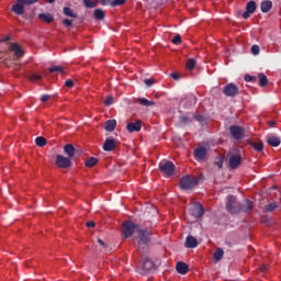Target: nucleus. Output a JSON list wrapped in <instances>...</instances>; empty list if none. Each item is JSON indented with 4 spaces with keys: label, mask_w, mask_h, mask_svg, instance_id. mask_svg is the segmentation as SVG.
Masks as SVG:
<instances>
[{
    "label": "nucleus",
    "mask_w": 281,
    "mask_h": 281,
    "mask_svg": "<svg viewBox=\"0 0 281 281\" xmlns=\"http://www.w3.org/2000/svg\"><path fill=\"white\" fill-rule=\"evenodd\" d=\"M115 126H117V121L115 120H109L105 122V131H108V133H113V131H115Z\"/></svg>",
    "instance_id": "nucleus-24"
},
{
    "label": "nucleus",
    "mask_w": 281,
    "mask_h": 281,
    "mask_svg": "<svg viewBox=\"0 0 281 281\" xmlns=\"http://www.w3.org/2000/svg\"><path fill=\"white\" fill-rule=\"evenodd\" d=\"M49 74H54V72H58V74H63V67L61 66H53L50 68H48Z\"/></svg>",
    "instance_id": "nucleus-36"
},
{
    "label": "nucleus",
    "mask_w": 281,
    "mask_h": 281,
    "mask_svg": "<svg viewBox=\"0 0 281 281\" xmlns=\"http://www.w3.org/2000/svg\"><path fill=\"white\" fill-rule=\"evenodd\" d=\"M115 148H117V144L115 143V139L113 138L105 139L103 144V150H105V153H111L112 150H115Z\"/></svg>",
    "instance_id": "nucleus-16"
},
{
    "label": "nucleus",
    "mask_w": 281,
    "mask_h": 281,
    "mask_svg": "<svg viewBox=\"0 0 281 281\" xmlns=\"http://www.w3.org/2000/svg\"><path fill=\"white\" fill-rule=\"evenodd\" d=\"M194 67H196V60L188 59L187 60V69H189V71H192V69H194Z\"/></svg>",
    "instance_id": "nucleus-35"
},
{
    "label": "nucleus",
    "mask_w": 281,
    "mask_h": 281,
    "mask_svg": "<svg viewBox=\"0 0 281 281\" xmlns=\"http://www.w3.org/2000/svg\"><path fill=\"white\" fill-rule=\"evenodd\" d=\"M4 41H10V37H5Z\"/></svg>",
    "instance_id": "nucleus-61"
},
{
    "label": "nucleus",
    "mask_w": 281,
    "mask_h": 281,
    "mask_svg": "<svg viewBox=\"0 0 281 281\" xmlns=\"http://www.w3.org/2000/svg\"><path fill=\"white\" fill-rule=\"evenodd\" d=\"M244 80H245L246 82H257L258 78L255 77V76H251V75H246L245 78H244Z\"/></svg>",
    "instance_id": "nucleus-40"
},
{
    "label": "nucleus",
    "mask_w": 281,
    "mask_h": 281,
    "mask_svg": "<svg viewBox=\"0 0 281 281\" xmlns=\"http://www.w3.org/2000/svg\"><path fill=\"white\" fill-rule=\"evenodd\" d=\"M139 238V245H148L150 243V233L148 229L136 228Z\"/></svg>",
    "instance_id": "nucleus-8"
},
{
    "label": "nucleus",
    "mask_w": 281,
    "mask_h": 281,
    "mask_svg": "<svg viewBox=\"0 0 281 281\" xmlns=\"http://www.w3.org/2000/svg\"><path fill=\"white\" fill-rule=\"evenodd\" d=\"M113 97H108L105 100H104V104L105 106H111V104H113Z\"/></svg>",
    "instance_id": "nucleus-47"
},
{
    "label": "nucleus",
    "mask_w": 281,
    "mask_h": 281,
    "mask_svg": "<svg viewBox=\"0 0 281 281\" xmlns=\"http://www.w3.org/2000/svg\"><path fill=\"white\" fill-rule=\"evenodd\" d=\"M258 78H259V87H267V85H269V79L266 77L265 74H259Z\"/></svg>",
    "instance_id": "nucleus-28"
},
{
    "label": "nucleus",
    "mask_w": 281,
    "mask_h": 281,
    "mask_svg": "<svg viewBox=\"0 0 281 281\" xmlns=\"http://www.w3.org/2000/svg\"><path fill=\"white\" fill-rule=\"evenodd\" d=\"M35 144L36 146H40L41 148H43V146L47 145V139H45V137L43 136H38L35 138Z\"/></svg>",
    "instance_id": "nucleus-33"
},
{
    "label": "nucleus",
    "mask_w": 281,
    "mask_h": 281,
    "mask_svg": "<svg viewBox=\"0 0 281 281\" xmlns=\"http://www.w3.org/2000/svg\"><path fill=\"white\" fill-rule=\"evenodd\" d=\"M189 102H192L193 104H196V97L189 98Z\"/></svg>",
    "instance_id": "nucleus-56"
},
{
    "label": "nucleus",
    "mask_w": 281,
    "mask_h": 281,
    "mask_svg": "<svg viewBox=\"0 0 281 281\" xmlns=\"http://www.w3.org/2000/svg\"><path fill=\"white\" fill-rule=\"evenodd\" d=\"M64 153L69 159H74V157H76V147H74L71 144H66L64 146Z\"/></svg>",
    "instance_id": "nucleus-19"
},
{
    "label": "nucleus",
    "mask_w": 281,
    "mask_h": 281,
    "mask_svg": "<svg viewBox=\"0 0 281 281\" xmlns=\"http://www.w3.org/2000/svg\"><path fill=\"white\" fill-rule=\"evenodd\" d=\"M170 78H172L173 80H180L181 79V75H179V72H172L170 75Z\"/></svg>",
    "instance_id": "nucleus-51"
},
{
    "label": "nucleus",
    "mask_w": 281,
    "mask_h": 281,
    "mask_svg": "<svg viewBox=\"0 0 281 281\" xmlns=\"http://www.w3.org/2000/svg\"><path fill=\"white\" fill-rule=\"evenodd\" d=\"M123 237L124 238H131L133 234H135V229H137L139 226H135L133 222H123Z\"/></svg>",
    "instance_id": "nucleus-5"
},
{
    "label": "nucleus",
    "mask_w": 281,
    "mask_h": 281,
    "mask_svg": "<svg viewBox=\"0 0 281 281\" xmlns=\"http://www.w3.org/2000/svg\"><path fill=\"white\" fill-rule=\"evenodd\" d=\"M93 16L97 21H104L106 13H104V10L102 9H95L93 12Z\"/></svg>",
    "instance_id": "nucleus-26"
},
{
    "label": "nucleus",
    "mask_w": 281,
    "mask_h": 281,
    "mask_svg": "<svg viewBox=\"0 0 281 281\" xmlns=\"http://www.w3.org/2000/svg\"><path fill=\"white\" fill-rule=\"evenodd\" d=\"M65 87H67L68 89H74V80L71 79L66 80Z\"/></svg>",
    "instance_id": "nucleus-46"
},
{
    "label": "nucleus",
    "mask_w": 281,
    "mask_h": 281,
    "mask_svg": "<svg viewBox=\"0 0 281 281\" xmlns=\"http://www.w3.org/2000/svg\"><path fill=\"white\" fill-rule=\"evenodd\" d=\"M223 157H220L214 164L217 166V168L221 170L223 168Z\"/></svg>",
    "instance_id": "nucleus-48"
},
{
    "label": "nucleus",
    "mask_w": 281,
    "mask_h": 281,
    "mask_svg": "<svg viewBox=\"0 0 281 281\" xmlns=\"http://www.w3.org/2000/svg\"><path fill=\"white\" fill-rule=\"evenodd\" d=\"M193 156L196 161H205V157H207V148L204 146H200L193 150Z\"/></svg>",
    "instance_id": "nucleus-9"
},
{
    "label": "nucleus",
    "mask_w": 281,
    "mask_h": 281,
    "mask_svg": "<svg viewBox=\"0 0 281 281\" xmlns=\"http://www.w3.org/2000/svg\"><path fill=\"white\" fill-rule=\"evenodd\" d=\"M274 210H278L277 202H272L266 205V212H273Z\"/></svg>",
    "instance_id": "nucleus-37"
},
{
    "label": "nucleus",
    "mask_w": 281,
    "mask_h": 281,
    "mask_svg": "<svg viewBox=\"0 0 281 281\" xmlns=\"http://www.w3.org/2000/svg\"><path fill=\"white\" fill-rule=\"evenodd\" d=\"M47 3H55L56 0H46Z\"/></svg>",
    "instance_id": "nucleus-60"
},
{
    "label": "nucleus",
    "mask_w": 281,
    "mask_h": 281,
    "mask_svg": "<svg viewBox=\"0 0 281 281\" xmlns=\"http://www.w3.org/2000/svg\"><path fill=\"white\" fill-rule=\"evenodd\" d=\"M260 271H261V273H265V271H267V266H261Z\"/></svg>",
    "instance_id": "nucleus-58"
},
{
    "label": "nucleus",
    "mask_w": 281,
    "mask_h": 281,
    "mask_svg": "<svg viewBox=\"0 0 281 281\" xmlns=\"http://www.w3.org/2000/svg\"><path fill=\"white\" fill-rule=\"evenodd\" d=\"M256 8H257L256 1H254V0L247 2V4H246V10L248 12H250L251 14H254V12H256Z\"/></svg>",
    "instance_id": "nucleus-32"
},
{
    "label": "nucleus",
    "mask_w": 281,
    "mask_h": 281,
    "mask_svg": "<svg viewBox=\"0 0 281 281\" xmlns=\"http://www.w3.org/2000/svg\"><path fill=\"white\" fill-rule=\"evenodd\" d=\"M176 271H178L181 276H186L189 271V267L186 262L180 261L176 265Z\"/></svg>",
    "instance_id": "nucleus-21"
},
{
    "label": "nucleus",
    "mask_w": 281,
    "mask_h": 281,
    "mask_svg": "<svg viewBox=\"0 0 281 281\" xmlns=\"http://www.w3.org/2000/svg\"><path fill=\"white\" fill-rule=\"evenodd\" d=\"M266 142L267 144H269V146H272L273 148H278V146H280L281 144V138L273 134H268L266 136Z\"/></svg>",
    "instance_id": "nucleus-14"
},
{
    "label": "nucleus",
    "mask_w": 281,
    "mask_h": 281,
    "mask_svg": "<svg viewBox=\"0 0 281 281\" xmlns=\"http://www.w3.org/2000/svg\"><path fill=\"white\" fill-rule=\"evenodd\" d=\"M63 12L65 16H70L71 19H76L78 16V14L74 13V10H71L69 7H65Z\"/></svg>",
    "instance_id": "nucleus-31"
},
{
    "label": "nucleus",
    "mask_w": 281,
    "mask_h": 281,
    "mask_svg": "<svg viewBox=\"0 0 281 281\" xmlns=\"http://www.w3.org/2000/svg\"><path fill=\"white\" fill-rule=\"evenodd\" d=\"M223 256H225L223 248H216L215 252L213 254L214 262H221V260H223Z\"/></svg>",
    "instance_id": "nucleus-23"
},
{
    "label": "nucleus",
    "mask_w": 281,
    "mask_h": 281,
    "mask_svg": "<svg viewBox=\"0 0 281 281\" xmlns=\"http://www.w3.org/2000/svg\"><path fill=\"white\" fill-rule=\"evenodd\" d=\"M38 1L40 0H15V3L11 7V12L18 16H22V14H25V5H34V3H38Z\"/></svg>",
    "instance_id": "nucleus-1"
},
{
    "label": "nucleus",
    "mask_w": 281,
    "mask_h": 281,
    "mask_svg": "<svg viewBox=\"0 0 281 281\" xmlns=\"http://www.w3.org/2000/svg\"><path fill=\"white\" fill-rule=\"evenodd\" d=\"M240 164H243V156L240 154H235L229 157L228 166L232 170H236Z\"/></svg>",
    "instance_id": "nucleus-11"
},
{
    "label": "nucleus",
    "mask_w": 281,
    "mask_h": 281,
    "mask_svg": "<svg viewBox=\"0 0 281 281\" xmlns=\"http://www.w3.org/2000/svg\"><path fill=\"white\" fill-rule=\"evenodd\" d=\"M98 244L101 247L100 251H106L108 246H106V244L102 239H98Z\"/></svg>",
    "instance_id": "nucleus-44"
},
{
    "label": "nucleus",
    "mask_w": 281,
    "mask_h": 281,
    "mask_svg": "<svg viewBox=\"0 0 281 281\" xmlns=\"http://www.w3.org/2000/svg\"><path fill=\"white\" fill-rule=\"evenodd\" d=\"M10 52H13L15 58H23L25 56V50L16 43H11L9 46Z\"/></svg>",
    "instance_id": "nucleus-13"
},
{
    "label": "nucleus",
    "mask_w": 281,
    "mask_h": 281,
    "mask_svg": "<svg viewBox=\"0 0 281 281\" xmlns=\"http://www.w3.org/2000/svg\"><path fill=\"white\" fill-rule=\"evenodd\" d=\"M42 79H43V76H41V75L33 74V75L30 76V81L31 82H36V81L42 80Z\"/></svg>",
    "instance_id": "nucleus-39"
},
{
    "label": "nucleus",
    "mask_w": 281,
    "mask_h": 281,
    "mask_svg": "<svg viewBox=\"0 0 281 281\" xmlns=\"http://www.w3.org/2000/svg\"><path fill=\"white\" fill-rule=\"evenodd\" d=\"M124 3H126V0H112L111 8H117V5H124Z\"/></svg>",
    "instance_id": "nucleus-38"
},
{
    "label": "nucleus",
    "mask_w": 281,
    "mask_h": 281,
    "mask_svg": "<svg viewBox=\"0 0 281 281\" xmlns=\"http://www.w3.org/2000/svg\"><path fill=\"white\" fill-rule=\"evenodd\" d=\"M223 93L224 95H226L227 98H236V95H238L239 90H238V86H236L235 83H227L224 88H223Z\"/></svg>",
    "instance_id": "nucleus-6"
},
{
    "label": "nucleus",
    "mask_w": 281,
    "mask_h": 281,
    "mask_svg": "<svg viewBox=\"0 0 281 281\" xmlns=\"http://www.w3.org/2000/svg\"><path fill=\"white\" fill-rule=\"evenodd\" d=\"M126 128H127L128 133H139V131H142V121L137 120L134 123H128L126 125Z\"/></svg>",
    "instance_id": "nucleus-17"
},
{
    "label": "nucleus",
    "mask_w": 281,
    "mask_h": 281,
    "mask_svg": "<svg viewBox=\"0 0 281 281\" xmlns=\"http://www.w3.org/2000/svg\"><path fill=\"white\" fill-rule=\"evenodd\" d=\"M47 100H52V95L49 94H43L41 97V102H47Z\"/></svg>",
    "instance_id": "nucleus-52"
},
{
    "label": "nucleus",
    "mask_w": 281,
    "mask_h": 281,
    "mask_svg": "<svg viewBox=\"0 0 281 281\" xmlns=\"http://www.w3.org/2000/svg\"><path fill=\"white\" fill-rule=\"evenodd\" d=\"M153 267H155V263L153 262V260H150V258H145L143 260V268L138 271L139 273H142V276H144V273H146L147 271H150Z\"/></svg>",
    "instance_id": "nucleus-18"
},
{
    "label": "nucleus",
    "mask_w": 281,
    "mask_h": 281,
    "mask_svg": "<svg viewBox=\"0 0 281 281\" xmlns=\"http://www.w3.org/2000/svg\"><path fill=\"white\" fill-rule=\"evenodd\" d=\"M97 165H98V158L95 157H89L85 162V166L87 168H93V166H97Z\"/></svg>",
    "instance_id": "nucleus-27"
},
{
    "label": "nucleus",
    "mask_w": 281,
    "mask_h": 281,
    "mask_svg": "<svg viewBox=\"0 0 281 281\" xmlns=\"http://www.w3.org/2000/svg\"><path fill=\"white\" fill-rule=\"evenodd\" d=\"M226 245H227V247H229V248L233 247L232 243H229V241H226Z\"/></svg>",
    "instance_id": "nucleus-59"
},
{
    "label": "nucleus",
    "mask_w": 281,
    "mask_h": 281,
    "mask_svg": "<svg viewBox=\"0 0 281 281\" xmlns=\"http://www.w3.org/2000/svg\"><path fill=\"white\" fill-rule=\"evenodd\" d=\"M112 1L113 0H101L100 3H101V5H111Z\"/></svg>",
    "instance_id": "nucleus-53"
},
{
    "label": "nucleus",
    "mask_w": 281,
    "mask_h": 281,
    "mask_svg": "<svg viewBox=\"0 0 281 281\" xmlns=\"http://www.w3.org/2000/svg\"><path fill=\"white\" fill-rule=\"evenodd\" d=\"M254 210V202L246 200L244 204H240V212H251Z\"/></svg>",
    "instance_id": "nucleus-22"
},
{
    "label": "nucleus",
    "mask_w": 281,
    "mask_h": 281,
    "mask_svg": "<svg viewBox=\"0 0 281 281\" xmlns=\"http://www.w3.org/2000/svg\"><path fill=\"white\" fill-rule=\"evenodd\" d=\"M175 164L170 160L159 164V170L165 177H172V175H175Z\"/></svg>",
    "instance_id": "nucleus-4"
},
{
    "label": "nucleus",
    "mask_w": 281,
    "mask_h": 281,
    "mask_svg": "<svg viewBox=\"0 0 281 281\" xmlns=\"http://www.w3.org/2000/svg\"><path fill=\"white\" fill-rule=\"evenodd\" d=\"M193 119L195 122H203L205 120V116L202 114H199L198 112L193 115Z\"/></svg>",
    "instance_id": "nucleus-42"
},
{
    "label": "nucleus",
    "mask_w": 281,
    "mask_h": 281,
    "mask_svg": "<svg viewBox=\"0 0 281 281\" xmlns=\"http://www.w3.org/2000/svg\"><path fill=\"white\" fill-rule=\"evenodd\" d=\"M144 83L146 85V87H153V85H155V80H153V79H145Z\"/></svg>",
    "instance_id": "nucleus-50"
},
{
    "label": "nucleus",
    "mask_w": 281,
    "mask_h": 281,
    "mask_svg": "<svg viewBox=\"0 0 281 281\" xmlns=\"http://www.w3.org/2000/svg\"><path fill=\"white\" fill-rule=\"evenodd\" d=\"M199 186V178L184 176L180 179V188L182 190H192V188H196Z\"/></svg>",
    "instance_id": "nucleus-2"
},
{
    "label": "nucleus",
    "mask_w": 281,
    "mask_h": 281,
    "mask_svg": "<svg viewBox=\"0 0 281 281\" xmlns=\"http://www.w3.org/2000/svg\"><path fill=\"white\" fill-rule=\"evenodd\" d=\"M63 23L65 27H71V25H74V21H71L70 19L63 20Z\"/></svg>",
    "instance_id": "nucleus-45"
},
{
    "label": "nucleus",
    "mask_w": 281,
    "mask_h": 281,
    "mask_svg": "<svg viewBox=\"0 0 281 281\" xmlns=\"http://www.w3.org/2000/svg\"><path fill=\"white\" fill-rule=\"evenodd\" d=\"M180 122L182 124H188V122H190V117H188V115H181L180 116Z\"/></svg>",
    "instance_id": "nucleus-49"
},
{
    "label": "nucleus",
    "mask_w": 281,
    "mask_h": 281,
    "mask_svg": "<svg viewBox=\"0 0 281 281\" xmlns=\"http://www.w3.org/2000/svg\"><path fill=\"white\" fill-rule=\"evenodd\" d=\"M268 126H270V128H273V126H276V121H269Z\"/></svg>",
    "instance_id": "nucleus-57"
},
{
    "label": "nucleus",
    "mask_w": 281,
    "mask_h": 281,
    "mask_svg": "<svg viewBox=\"0 0 281 281\" xmlns=\"http://www.w3.org/2000/svg\"><path fill=\"white\" fill-rule=\"evenodd\" d=\"M184 247H187V249H196V247H199V240H196V237L189 235L186 238Z\"/></svg>",
    "instance_id": "nucleus-15"
},
{
    "label": "nucleus",
    "mask_w": 281,
    "mask_h": 281,
    "mask_svg": "<svg viewBox=\"0 0 281 281\" xmlns=\"http://www.w3.org/2000/svg\"><path fill=\"white\" fill-rule=\"evenodd\" d=\"M251 16V12H249L248 10H246L244 13H243V19H249Z\"/></svg>",
    "instance_id": "nucleus-54"
},
{
    "label": "nucleus",
    "mask_w": 281,
    "mask_h": 281,
    "mask_svg": "<svg viewBox=\"0 0 281 281\" xmlns=\"http://www.w3.org/2000/svg\"><path fill=\"white\" fill-rule=\"evenodd\" d=\"M229 133H231L233 139L240 140L245 137V128H243L238 125H232L229 127Z\"/></svg>",
    "instance_id": "nucleus-7"
},
{
    "label": "nucleus",
    "mask_w": 281,
    "mask_h": 281,
    "mask_svg": "<svg viewBox=\"0 0 281 281\" xmlns=\"http://www.w3.org/2000/svg\"><path fill=\"white\" fill-rule=\"evenodd\" d=\"M38 19L44 21V23H52L54 22V15L52 13H40Z\"/></svg>",
    "instance_id": "nucleus-25"
},
{
    "label": "nucleus",
    "mask_w": 281,
    "mask_h": 281,
    "mask_svg": "<svg viewBox=\"0 0 281 281\" xmlns=\"http://www.w3.org/2000/svg\"><path fill=\"white\" fill-rule=\"evenodd\" d=\"M251 54H254V56H258V54H260V46L252 45L251 46Z\"/></svg>",
    "instance_id": "nucleus-41"
},
{
    "label": "nucleus",
    "mask_w": 281,
    "mask_h": 281,
    "mask_svg": "<svg viewBox=\"0 0 281 281\" xmlns=\"http://www.w3.org/2000/svg\"><path fill=\"white\" fill-rule=\"evenodd\" d=\"M273 8V2L271 0H265L260 4V10L263 12V14H267V12H270V10Z\"/></svg>",
    "instance_id": "nucleus-20"
},
{
    "label": "nucleus",
    "mask_w": 281,
    "mask_h": 281,
    "mask_svg": "<svg viewBox=\"0 0 281 281\" xmlns=\"http://www.w3.org/2000/svg\"><path fill=\"white\" fill-rule=\"evenodd\" d=\"M83 5L89 9L98 8V0H83Z\"/></svg>",
    "instance_id": "nucleus-30"
},
{
    "label": "nucleus",
    "mask_w": 281,
    "mask_h": 281,
    "mask_svg": "<svg viewBox=\"0 0 281 281\" xmlns=\"http://www.w3.org/2000/svg\"><path fill=\"white\" fill-rule=\"evenodd\" d=\"M56 166H57V168H70L71 159L67 158L63 155H57L56 156Z\"/></svg>",
    "instance_id": "nucleus-10"
},
{
    "label": "nucleus",
    "mask_w": 281,
    "mask_h": 281,
    "mask_svg": "<svg viewBox=\"0 0 281 281\" xmlns=\"http://www.w3.org/2000/svg\"><path fill=\"white\" fill-rule=\"evenodd\" d=\"M226 210L229 214H238L240 212V202L234 195H228Z\"/></svg>",
    "instance_id": "nucleus-3"
},
{
    "label": "nucleus",
    "mask_w": 281,
    "mask_h": 281,
    "mask_svg": "<svg viewBox=\"0 0 281 281\" xmlns=\"http://www.w3.org/2000/svg\"><path fill=\"white\" fill-rule=\"evenodd\" d=\"M138 103L140 104V106H155V101H149L146 98L138 99Z\"/></svg>",
    "instance_id": "nucleus-29"
},
{
    "label": "nucleus",
    "mask_w": 281,
    "mask_h": 281,
    "mask_svg": "<svg viewBox=\"0 0 281 281\" xmlns=\"http://www.w3.org/2000/svg\"><path fill=\"white\" fill-rule=\"evenodd\" d=\"M86 227H89V228L95 227V222H93V221L87 222V223H86Z\"/></svg>",
    "instance_id": "nucleus-55"
},
{
    "label": "nucleus",
    "mask_w": 281,
    "mask_h": 281,
    "mask_svg": "<svg viewBox=\"0 0 281 281\" xmlns=\"http://www.w3.org/2000/svg\"><path fill=\"white\" fill-rule=\"evenodd\" d=\"M171 42L173 43V45H181V36L179 34L173 36Z\"/></svg>",
    "instance_id": "nucleus-43"
},
{
    "label": "nucleus",
    "mask_w": 281,
    "mask_h": 281,
    "mask_svg": "<svg viewBox=\"0 0 281 281\" xmlns=\"http://www.w3.org/2000/svg\"><path fill=\"white\" fill-rule=\"evenodd\" d=\"M191 214L194 218H201L203 214H205V210L203 209V204L195 202L191 209Z\"/></svg>",
    "instance_id": "nucleus-12"
},
{
    "label": "nucleus",
    "mask_w": 281,
    "mask_h": 281,
    "mask_svg": "<svg viewBox=\"0 0 281 281\" xmlns=\"http://www.w3.org/2000/svg\"><path fill=\"white\" fill-rule=\"evenodd\" d=\"M252 148L257 150V153H261V150H265V145L260 142H256L251 144Z\"/></svg>",
    "instance_id": "nucleus-34"
}]
</instances>
